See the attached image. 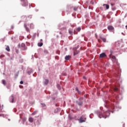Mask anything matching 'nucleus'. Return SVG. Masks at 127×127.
Instances as JSON below:
<instances>
[{"instance_id":"f257e3e1","label":"nucleus","mask_w":127,"mask_h":127,"mask_svg":"<svg viewBox=\"0 0 127 127\" xmlns=\"http://www.w3.org/2000/svg\"><path fill=\"white\" fill-rule=\"evenodd\" d=\"M110 112L108 111L106 112H104L103 115H102V114H100L99 115V117L100 118H105L106 119L107 117H108L110 115Z\"/></svg>"},{"instance_id":"f03ea898","label":"nucleus","mask_w":127,"mask_h":127,"mask_svg":"<svg viewBox=\"0 0 127 127\" xmlns=\"http://www.w3.org/2000/svg\"><path fill=\"white\" fill-rule=\"evenodd\" d=\"M86 118L84 117L83 116H82L78 120V121H79V123H82L83 122H85L86 121Z\"/></svg>"},{"instance_id":"7ed1b4c3","label":"nucleus","mask_w":127,"mask_h":127,"mask_svg":"<svg viewBox=\"0 0 127 127\" xmlns=\"http://www.w3.org/2000/svg\"><path fill=\"white\" fill-rule=\"evenodd\" d=\"M83 99L84 98L83 97H81L79 99V102H76L79 106L82 105Z\"/></svg>"},{"instance_id":"20e7f679","label":"nucleus","mask_w":127,"mask_h":127,"mask_svg":"<svg viewBox=\"0 0 127 127\" xmlns=\"http://www.w3.org/2000/svg\"><path fill=\"white\" fill-rule=\"evenodd\" d=\"M21 2H23V4H22V5L23 6H26L28 5V1H27V0H21Z\"/></svg>"},{"instance_id":"39448f33","label":"nucleus","mask_w":127,"mask_h":127,"mask_svg":"<svg viewBox=\"0 0 127 127\" xmlns=\"http://www.w3.org/2000/svg\"><path fill=\"white\" fill-rule=\"evenodd\" d=\"M80 30H81L80 27L77 28L76 29L74 30V34H76L77 33L76 32V31L79 32Z\"/></svg>"},{"instance_id":"423d86ee","label":"nucleus","mask_w":127,"mask_h":127,"mask_svg":"<svg viewBox=\"0 0 127 127\" xmlns=\"http://www.w3.org/2000/svg\"><path fill=\"white\" fill-rule=\"evenodd\" d=\"M107 57V56L105 54V53H104L100 54V58H105V57Z\"/></svg>"},{"instance_id":"0eeeda50","label":"nucleus","mask_w":127,"mask_h":127,"mask_svg":"<svg viewBox=\"0 0 127 127\" xmlns=\"http://www.w3.org/2000/svg\"><path fill=\"white\" fill-rule=\"evenodd\" d=\"M108 29L110 31H113L114 30V28L112 26H108Z\"/></svg>"},{"instance_id":"6e6552de","label":"nucleus","mask_w":127,"mask_h":127,"mask_svg":"<svg viewBox=\"0 0 127 127\" xmlns=\"http://www.w3.org/2000/svg\"><path fill=\"white\" fill-rule=\"evenodd\" d=\"M21 47L22 48H24V50H27V48L25 47V45L24 44H22L21 45Z\"/></svg>"},{"instance_id":"1a4fd4ad","label":"nucleus","mask_w":127,"mask_h":127,"mask_svg":"<svg viewBox=\"0 0 127 127\" xmlns=\"http://www.w3.org/2000/svg\"><path fill=\"white\" fill-rule=\"evenodd\" d=\"M29 121L30 122H31V123H32V122H33V121H34V119H33V118H32V117H30V118H29Z\"/></svg>"},{"instance_id":"9d476101","label":"nucleus","mask_w":127,"mask_h":127,"mask_svg":"<svg viewBox=\"0 0 127 127\" xmlns=\"http://www.w3.org/2000/svg\"><path fill=\"white\" fill-rule=\"evenodd\" d=\"M103 6H106V8L107 9H108L109 8V5L108 4H103Z\"/></svg>"},{"instance_id":"9b49d317","label":"nucleus","mask_w":127,"mask_h":127,"mask_svg":"<svg viewBox=\"0 0 127 127\" xmlns=\"http://www.w3.org/2000/svg\"><path fill=\"white\" fill-rule=\"evenodd\" d=\"M70 58V57L69 56H67L65 57V59L66 61H68Z\"/></svg>"},{"instance_id":"f8f14e48","label":"nucleus","mask_w":127,"mask_h":127,"mask_svg":"<svg viewBox=\"0 0 127 127\" xmlns=\"http://www.w3.org/2000/svg\"><path fill=\"white\" fill-rule=\"evenodd\" d=\"M33 72V70L32 69H30L28 71V73L30 74Z\"/></svg>"},{"instance_id":"ddd939ff","label":"nucleus","mask_w":127,"mask_h":127,"mask_svg":"<svg viewBox=\"0 0 127 127\" xmlns=\"http://www.w3.org/2000/svg\"><path fill=\"white\" fill-rule=\"evenodd\" d=\"M49 83V80L48 79H45L44 83L46 85H47Z\"/></svg>"},{"instance_id":"4468645a","label":"nucleus","mask_w":127,"mask_h":127,"mask_svg":"<svg viewBox=\"0 0 127 127\" xmlns=\"http://www.w3.org/2000/svg\"><path fill=\"white\" fill-rule=\"evenodd\" d=\"M5 50H6L7 51H8V52H9V51H10V49H9V47L8 46H7L6 47V48H5Z\"/></svg>"},{"instance_id":"2eb2a0df","label":"nucleus","mask_w":127,"mask_h":127,"mask_svg":"<svg viewBox=\"0 0 127 127\" xmlns=\"http://www.w3.org/2000/svg\"><path fill=\"white\" fill-rule=\"evenodd\" d=\"M43 44L42 43H39L38 44V46L39 47H42V46H43Z\"/></svg>"},{"instance_id":"dca6fc26","label":"nucleus","mask_w":127,"mask_h":127,"mask_svg":"<svg viewBox=\"0 0 127 127\" xmlns=\"http://www.w3.org/2000/svg\"><path fill=\"white\" fill-rule=\"evenodd\" d=\"M68 32H69V33L70 35H72L73 32H72V31L71 29H69V30H68Z\"/></svg>"},{"instance_id":"f3484780","label":"nucleus","mask_w":127,"mask_h":127,"mask_svg":"<svg viewBox=\"0 0 127 127\" xmlns=\"http://www.w3.org/2000/svg\"><path fill=\"white\" fill-rule=\"evenodd\" d=\"M101 39L103 40V41L104 42H106V39L105 38H103L101 37Z\"/></svg>"},{"instance_id":"a211bd4d","label":"nucleus","mask_w":127,"mask_h":127,"mask_svg":"<svg viewBox=\"0 0 127 127\" xmlns=\"http://www.w3.org/2000/svg\"><path fill=\"white\" fill-rule=\"evenodd\" d=\"M11 98H12L11 103H13L14 102V97H13V95L11 96Z\"/></svg>"},{"instance_id":"6ab92c4d","label":"nucleus","mask_w":127,"mask_h":127,"mask_svg":"<svg viewBox=\"0 0 127 127\" xmlns=\"http://www.w3.org/2000/svg\"><path fill=\"white\" fill-rule=\"evenodd\" d=\"M79 52V51L74 52V56H75L76 55L78 54Z\"/></svg>"},{"instance_id":"aec40b11","label":"nucleus","mask_w":127,"mask_h":127,"mask_svg":"<svg viewBox=\"0 0 127 127\" xmlns=\"http://www.w3.org/2000/svg\"><path fill=\"white\" fill-rule=\"evenodd\" d=\"M24 26L26 28V30L28 32L29 31V30L28 28L26 27V25L25 24L24 25Z\"/></svg>"},{"instance_id":"412c9836","label":"nucleus","mask_w":127,"mask_h":127,"mask_svg":"<svg viewBox=\"0 0 127 127\" xmlns=\"http://www.w3.org/2000/svg\"><path fill=\"white\" fill-rule=\"evenodd\" d=\"M57 87L58 88V89H59V90H61V86H60L59 84L57 85Z\"/></svg>"},{"instance_id":"4be33fe9","label":"nucleus","mask_w":127,"mask_h":127,"mask_svg":"<svg viewBox=\"0 0 127 127\" xmlns=\"http://www.w3.org/2000/svg\"><path fill=\"white\" fill-rule=\"evenodd\" d=\"M2 83H3L4 85H5V84H6L5 81L4 80H2Z\"/></svg>"},{"instance_id":"5701e85b","label":"nucleus","mask_w":127,"mask_h":127,"mask_svg":"<svg viewBox=\"0 0 127 127\" xmlns=\"http://www.w3.org/2000/svg\"><path fill=\"white\" fill-rule=\"evenodd\" d=\"M114 90H115V91H117L118 90V88H117V87H116V88H114Z\"/></svg>"},{"instance_id":"b1692460","label":"nucleus","mask_w":127,"mask_h":127,"mask_svg":"<svg viewBox=\"0 0 127 127\" xmlns=\"http://www.w3.org/2000/svg\"><path fill=\"white\" fill-rule=\"evenodd\" d=\"M113 60H116V58L115 56H113L112 58Z\"/></svg>"},{"instance_id":"393cba45","label":"nucleus","mask_w":127,"mask_h":127,"mask_svg":"<svg viewBox=\"0 0 127 127\" xmlns=\"http://www.w3.org/2000/svg\"><path fill=\"white\" fill-rule=\"evenodd\" d=\"M77 9V8L76 7H74V10L76 11Z\"/></svg>"},{"instance_id":"a878e982","label":"nucleus","mask_w":127,"mask_h":127,"mask_svg":"<svg viewBox=\"0 0 127 127\" xmlns=\"http://www.w3.org/2000/svg\"><path fill=\"white\" fill-rule=\"evenodd\" d=\"M4 57V56L1 55V56H0V58L1 59L2 57Z\"/></svg>"},{"instance_id":"bb28decb","label":"nucleus","mask_w":127,"mask_h":127,"mask_svg":"<svg viewBox=\"0 0 127 127\" xmlns=\"http://www.w3.org/2000/svg\"><path fill=\"white\" fill-rule=\"evenodd\" d=\"M75 90H76V91H77V92L79 91L78 88H77V87L75 88Z\"/></svg>"},{"instance_id":"cd10ccee","label":"nucleus","mask_w":127,"mask_h":127,"mask_svg":"<svg viewBox=\"0 0 127 127\" xmlns=\"http://www.w3.org/2000/svg\"><path fill=\"white\" fill-rule=\"evenodd\" d=\"M20 83L21 84H22L23 83V82L22 81H21L20 82Z\"/></svg>"},{"instance_id":"c85d7f7f","label":"nucleus","mask_w":127,"mask_h":127,"mask_svg":"<svg viewBox=\"0 0 127 127\" xmlns=\"http://www.w3.org/2000/svg\"><path fill=\"white\" fill-rule=\"evenodd\" d=\"M36 114V112H34V113H32V115H35Z\"/></svg>"},{"instance_id":"c756f323","label":"nucleus","mask_w":127,"mask_h":127,"mask_svg":"<svg viewBox=\"0 0 127 127\" xmlns=\"http://www.w3.org/2000/svg\"><path fill=\"white\" fill-rule=\"evenodd\" d=\"M77 92H78V94H81L80 91H79L78 90V91H77Z\"/></svg>"},{"instance_id":"7c9ffc66","label":"nucleus","mask_w":127,"mask_h":127,"mask_svg":"<svg viewBox=\"0 0 127 127\" xmlns=\"http://www.w3.org/2000/svg\"><path fill=\"white\" fill-rule=\"evenodd\" d=\"M112 53H113L112 51H111V55H110V56H111L112 55Z\"/></svg>"},{"instance_id":"2f4dec72","label":"nucleus","mask_w":127,"mask_h":127,"mask_svg":"<svg viewBox=\"0 0 127 127\" xmlns=\"http://www.w3.org/2000/svg\"><path fill=\"white\" fill-rule=\"evenodd\" d=\"M18 50H16V52L17 53H18Z\"/></svg>"},{"instance_id":"473e14b6","label":"nucleus","mask_w":127,"mask_h":127,"mask_svg":"<svg viewBox=\"0 0 127 127\" xmlns=\"http://www.w3.org/2000/svg\"><path fill=\"white\" fill-rule=\"evenodd\" d=\"M40 41H42L43 40H42V39H41Z\"/></svg>"},{"instance_id":"72a5a7b5","label":"nucleus","mask_w":127,"mask_h":127,"mask_svg":"<svg viewBox=\"0 0 127 127\" xmlns=\"http://www.w3.org/2000/svg\"><path fill=\"white\" fill-rule=\"evenodd\" d=\"M126 27L127 28V25L126 26Z\"/></svg>"},{"instance_id":"f704fd0d","label":"nucleus","mask_w":127,"mask_h":127,"mask_svg":"<svg viewBox=\"0 0 127 127\" xmlns=\"http://www.w3.org/2000/svg\"><path fill=\"white\" fill-rule=\"evenodd\" d=\"M111 5L113 6V5H114L113 4H111Z\"/></svg>"},{"instance_id":"c9c22d12","label":"nucleus","mask_w":127,"mask_h":127,"mask_svg":"<svg viewBox=\"0 0 127 127\" xmlns=\"http://www.w3.org/2000/svg\"><path fill=\"white\" fill-rule=\"evenodd\" d=\"M8 33L10 34V32H9Z\"/></svg>"},{"instance_id":"e433bc0d","label":"nucleus","mask_w":127,"mask_h":127,"mask_svg":"<svg viewBox=\"0 0 127 127\" xmlns=\"http://www.w3.org/2000/svg\"><path fill=\"white\" fill-rule=\"evenodd\" d=\"M83 78H85V77H83Z\"/></svg>"}]
</instances>
